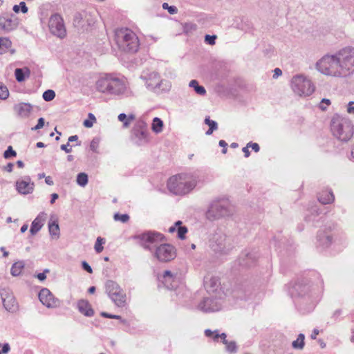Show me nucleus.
<instances>
[{"instance_id": "nucleus-45", "label": "nucleus", "mask_w": 354, "mask_h": 354, "mask_svg": "<svg viewBox=\"0 0 354 354\" xmlns=\"http://www.w3.org/2000/svg\"><path fill=\"white\" fill-rule=\"evenodd\" d=\"M162 8L165 10H167L168 12L171 15H174L178 12V9L174 6H169L167 3H164L162 4Z\"/></svg>"}, {"instance_id": "nucleus-24", "label": "nucleus", "mask_w": 354, "mask_h": 354, "mask_svg": "<svg viewBox=\"0 0 354 354\" xmlns=\"http://www.w3.org/2000/svg\"><path fill=\"white\" fill-rule=\"evenodd\" d=\"M32 106L28 103H19L15 106V111L21 118H28L32 112Z\"/></svg>"}, {"instance_id": "nucleus-26", "label": "nucleus", "mask_w": 354, "mask_h": 354, "mask_svg": "<svg viewBox=\"0 0 354 354\" xmlns=\"http://www.w3.org/2000/svg\"><path fill=\"white\" fill-rule=\"evenodd\" d=\"M77 308L79 311L86 316L91 317L94 314V311L92 309L90 304L88 301L82 299L77 303Z\"/></svg>"}, {"instance_id": "nucleus-37", "label": "nucleus", "mask_w": 354, "mask_h": 354, "mask_svg": "<svg viewBox=\"0 0 354 354\" xmlns=\"http://www.w3.org/2000/svg\"><path fill=\"white\" fill-rule=\"evenodd\" d=\"M205 123L209 127V129L206 131V135H211L213 131L216 130L218 128L216 122L210 120L209 118H206L205 119Z\"/></svg>"}, {"instance_id": "nucleus-19", "label": "nucleus", "mask_w": 354, "mask_h": 354, "mask_svg": "<svg viewBox=\"0 0 354 354\" xmlns=\"http://www.w3.org/2000/svg\"><path fill=\"white\" fill-rule=\"evenodd\" d=\"M136 240L144 248H151L155 242V234L152 232H146L134 237Z\"/></svg>"}, {"instance_id": "nucleus-35", "label": "nucleus", "mask_w": 354, "mask_h": 354, "mask_svg": "<svg viewBox=\"0 0 354 354\" xmlns=\"http://www.w3.org/2000/svg\"><path fill=\"white\" fill-rule=\"evenodd\" d=\"M171 87V82L167 80H162L158 84H156V88H159L161 92H168Z\"/></svg>"}, {"instance_id": "nucleus-44", "label": "nucleus", "mask_w": 354, "mask_h": 354, "mask_svg": "<svg viewBox=\"0 0 354 354\" xmlns=\"http://www.w3.org/2000/svg\"><path fill=\"white\" fill-rule=\"evenodd\" d=\"M55 97V93L53 90H47L43 93V98L46 101H51Z\"/></svg>"}, {"instance_id": "nucleus-49", "label": "nucleus", "mask_w": 354, "mask_h": 354, "mask_svg": "<svg viewBox=\"0 0 354 354\" xmlns=\"http://www.w3.org/2000/svg\"><path fill=\"white\" fill-rule=\"evenodd\" d=\"M330 104V101L328 99L324 98L319 104V109L325 111L327 107Z\"/></svg>"}, {"instance_id": "nucleus-48", "label": "nucleus", "mask_w": 354, "mask_h": 354, "mask_svg": "<svg viewBox=\"0 0 354 354\" xmlns=\"http://www.w3.org/2000/svg\"><path fill=\"white\" fill-rule=\"evenodd\" d=\"M3 156L5 158H9L10 157H15L17 156V153L12 149L11 146H9L7 150L4 152Z\"/></svg>"}, {"instance_id": "nucleus-53", "label": "nucleus", "mask_w": 354, "mask_h": 354, "mask_svg": "<svg viewBox=\"0 0 354 354\" xmlns=\"http://www.w3.org/2000/svg\"><path fill=\"white\" fill-rule=\"evenodd\" d=\"M163 127V122L158 118L156 117V133L162 131Z\"/></svg>"}, {"instance_id": "nucleus-11", "label": "nucleus", "mask_w": 354, "mask_h": 354, "mask_svg": "<svg viewBox=\"0 0 354 354\" xmlns=\"http://www.w3.org/2000/svg\"><path fill=\"white\" fill-rule=\"evenodd\" d=\"M50 31L54 35L63 38L66 35L64 20L59 15H53L48 21Z\"/></svg>"}, {"instance_id": "nucleus-10", "label": "nucleus", "mask_w": 354, "mask_h": 354, "mask_svg": "<svg viewBox=\"0 0 354 354\" xmlns=\"http://www.w3.org/2000/svg\"><path fill=\"white\" fill-rule=\"evenodd\" d=\"M223 301L221 297H205L198 305V308L204 313H212L220 310Z\"/></svg>"}, {"instance_id": "nucleus-34", "label": "nucleus", "mask_w": 354, "mask_h": 354, "mask_svg": "<svg viewBox=\"0 0 354 354\" xmlns=\"http://www.w3.org/2000/svg\"><path fill=\"white\" fill-rule=\"evenodd\" d=\"M48 230L50 234L55 237H58L59 234V227L57 221L50 222L48 224Z\"/></svg>"}, {"instance_id": "nucleus-62", "label": "nucleus", "mask_w": 354, "mask_h": 354, "mask_svg": "<svg viewBox=\"0 0 354 354\" xmlns=\"http://www.w3.org/2000/svg\"><path fill=\"white\" fill-rule=\"evenodd\" d=\"M10 349V348L9 344L6 343V344H3V346L2 347L1 352L3 354H6L9 352Z\"/></svg>"}, {"instance_id": "nucleus-22", "label": "nucleus", "mask_w": 354, "mask_h": 354, "mask_svg": "<svg viewBox=\"0 0 354 354\" xmlns=\"http://www.w3.org/2000/svg\"><path fill=\"white\" fill-rule=\"evenodd\" d=\"M181 221H177L173 225L169 227L168 232L174 233L177 231V237L181 240H184L186 237V234L188 232V229L186 226L182 225Z\"/></svg>"}, {"instance_id": "nucleus-30", "label": "nucleus", "mask_w": 354, "mask_h": 354, "mask_svg": "<svg viewBox=\"0 0 354 354\" xmlns=\"http://www.w3.org/2000/svg\"><path fill=\"white\" fill-rule=\"evenodd\" d=\"M189 86L194 89L195 92L201 96L206 95V90L204 86H200L198 82L196 80H192L189 83Z\"/></svg>"}, {"instance_id": "nucleus-32", "label": "nucleus", "mask_w": 354, "mask_h": 354, "mask_svg": "<svg viewBox=\"0 0 354 354\" xmlns=\"http://www.w3.org/2000/svg\"><path fill=\"white\" fill-rule=\"evenodd\" d=\"M119 121L123 122V126L125 128L129 127L131 123L135 120V115L133 114H129L127 115L124 113H120L118 117Z\"/></svg>"}, {"instance_id": "nucleus-4", "label": "nucleus", "mask_w": 354, "mask_h": 354, "mask_svg": "<svg viewBox=\"0 0 354 354\" xmlns=\"http://www.w3.org/2000/svg\"><path fill=\"white\" fill-rule=\"evenodd\" d=\"M318 71L326 75L345 77L337 53L322 57L315 65Z\"/></svg>"}, {"instance_id": "nucleus-64", "label": "nucleus", "mask_w": 354, "mask_h": 354, "mask_svg": "<svg viewBox=\"0 0 354 354\" xmlns=\"http://www.w3.org/2000/svg\"><path fill=\"white\" fill-rule=\"evenodd\" d=\"M319 331L318 329H316L315 328L313 330V333L310 335V337L313 339H316L317 336L319 335Z\"/></svg>"}, {"instance_id": "nucleus-55", "label": "nucleus", "mask_w": 354, "mask_h": 354, "mask_svg": "<svg viewBox=\"0 0 354 354\" xmlns=\"http://www.w3.org/2000/svg\"><path fill=\"white\" fill-rule=\"evenodd\" d=\"M44 118H40L38 120L37 124L35 127H32V130H37V129H41L44 127Z\"/></svg>"}, {"instance_id": "nucleus-7", "label": "nucleus", "mask_w": 354, "mask_h": 354, "mask_svg": "<svg viewBox=\"0 0 354 354\" xmlns=\"http://www.w3.org/2000/svg\"><path fill=\"white\" fill-rule=\"evenodd\" d=\"M344 77L354 73V47L346 46L336 52Z\"/></svg>"}, {"instance_id": "nucleus-33", "label": "nucleus", "mask_w": 354, "mask_h": 354, "mask_svg": "<svg viewBox=\"0 0 354 354\" xmlns=\"http://www.w3.org/2000/svg\"><path fill=\"white\" fill-rule=\"evenodd\" d=\"M24 268V263L22 261L15 262L11 268L12 275L16 277L19 276Z\"/></svg>"}, {"instance_id": "nucleus-46", "label": "nucleus", "mask_w": 354, "mask_h": 354, "mask_svg": "<svg viewBox=\"0 0 354 354\" xmlns=\"http://www.w3.org/2000/svg\"><path fill=\"white\" fill-rule=\"evenodd\" d=\"M114 219L115 221H120L122 223H126L129 220V216L128 214H115L114 215Z\"/></svg>"}, {"instance_id": "nucleus-51", "label": "nucleus", "mask_w": 354, "mask_h": 354, "mask_svg": "<svg viewBox=\"0 0 354 354\" xmlns=\"http://www.w3.org/2000/svg\"><path fill=\"white\" fill-rule=\"evenodd\" d=\"M135 135L139 140L146 139L147 137V133L143 129H141L140 131L137 133L135 132Z\"/></svg>"}, {"instance_id": "nucleus-59", "label": "nucleus", "mask_w": 354, "mask_h": 354, "mask_svg": "<svg viewBox=\"0 0 354 354\" xmlns=\"http://www.w3.org/2000/svg\"><path fill=\"white\" fill-rule=\"evenodd\" d=\"M97 147H98V142L95 141V140H93L90 145V147H91V150L93 151H96Z\"/></svg>"}, {"instance_id": "nucleus-20", "label": "nucleus", "mask_w": 354, "mask_h": 354, "mask_svg": "<svg viewBox=\"0 0 354 354\" xmlns=\"http://www.w3.org/2000/svg\"><path fill=\"white\" fill-rule=\"evenodd\" d=\"M125 84L118 78L111 77V81L109 86V93L120 95L125 91Z\"/></svg>"}, {"instance_id": "nucleus-2", "label": "nucleus", "mask_w": 354, "mask_h": 354, "mask_svg": "<svg viewBox=\"0 0 354 354\" xmlns=\"http://www.w3.org/2000/svg\"><path fill=\"white\" fill-rule=\"evenodd\" d=\"M113 41L120 51L127 53H136L140 46L138 36L129 28L115 30Z\"/></svg>"}, {"instance_id": "nucleus-15", "label": "nucleus", "mask_w": 354, "mask_h": 354, "mask_svg": "<svg viewBox=\"0 0 354 354\" xmlns=\"http://www.w3.org/2000/svg\"><path fill=\"white\" fill-rule=\"evenodd\" d=\"M16 190L20 194L27 195L32 194L35 189V183L30 177L25 176L17 180L15 183Z\"/></svg>"}, {"instance_id": "nucleus-6", "label": "nucleus", "mask_w": 354, "mask_h": 354, "mask_svg": "<svg viewBox=\"0 0 354 354\" xmlns=\"http://www.w3.org/2000/svg\"><path fill=\"white\" fill-rule=\"evenodd\" d=\"M290 86L296 95L304 97L311 95L315 90L311 80L301 73L292 76L290 81Z\"/></svg>"}, {"instance_id": "nucleus-25", "label": "nucleus", "mask_w": 354, "mask_h": 354, "mask_svg": "<svg viewBox=\"0 0 354 354\" xmlns=\"http://www.w3.org/2000/svg\"><path fill=\"white\" fill-rule=\"evenodd\" d=\"M111 81V76L110 75H106L99 79L96 83L97 91L102 93H109Z\"/></svg>"}, {"instance_id": "nucleus-16", "label": "nucleus", "mask_w": 354, "mask_h": 354, "mask_svg": "<svg viewBox=\"0 0 354 354\" xmlns=\"http://www.w3.org/2000/svg\"><path fill=\"white\" fill-rule=\"evenodd\" d=\"M39 299L48 308H55L59 305V299L55 298L53 295L47 288H43L39 292Z\"/></svg>"}, {"instance_id": "nucleus-13", "label": "nucleus", "mask_w": 354, "mask_h": 354, "mask_svg": "<svg viewBox=\"0 0 354 354\" xmlns=\"http://www.w3.org/2000/svg\"><path fill=\"white\" fill-rule=\"evenodd\" d=\"M289 293L294 298H303L304 299L310 298L309 286L301 282H297L292 285L289 289Z\"/></svg>"}, {"instance_id": "nucleus-42", "label": "nucleus", "mask_w": 354, "mask_h": 354, "mask_svg": "<svg viewBox=\"0 0 354 354\" xmlns=\"http://www.w3.org/2000/svg\"><path fill=\"white\" fill-rule=\"evenodd\" d=\"M105 243V241L104 239L101 237H97L95 244V250L97 253H100L104 248L102 246V244Z\"/></svg>"}, {"instance_id": "nucleus-58", "label": "nucleus", "mask_w": 354, "mask_h": 354, "mask_svg": "<svg viewBox=\"0 0 354 354\" xmlns=\"http://www.w3.org/2000/svg\"><path fill=\"white\" fill-rule=\"evenodd\" d=\"M342 314V310L337 309L336 310L334 311L332 317L335 320H337Z\"/></svg>"}, {"instance_id": "nucleus-50", "label": "nucleus", "mask_w": 354, "mask_h": 354, "mask_svg": "<svg viewBox=\"0 0 354 354\" xmlns=\"http://www.w3.org/2000/svg\"><path fill=\"white\" fill-rule=\"evenodd\" d=\"M196 29V25L194 24H185L184 26V30L186 32L195 30Z\"/></svg>"}, {"instance_id": "nucleus-29", "label": "nucleus", "mask_w": 354, "mask_h": 354, "mask_svg": "<svg viewBox=\"0 0 354 354\" xmlns=\"http://www.w3.org/2000/svg\"><path fill=\"white\" fill-rule=\"evenodd\" d=\"M335 199L334 195L330 191H326L320 194L318 200L322 204H329L333 202Z\"/></svg>"}, {"instance_id": "nucleus-27", "label": "nucleus", "mask_w": 354, "mask_h": 354, "mask_svg": "<svg viewBox=\"0 0 354 354\" xmlns=\"http://www.w3.org/2000/svg\"><path fill=\"white\" fill-rule=\"evenodd\" d=\"M221 339L224 344H225L226 351L229 353H236V344L234 341L228 342L226 339L227 335L224 333L220 335Z\"/></svg>"}, {"instance_id": "nucleus-39", "label": "nucleus", "mask_w": 354, "mask_h": 354, "mask_svg": "<svg viewBox=\"0 0 354 354\" xmlns=\"http://www.w3.org/2000/svg\"><path fill=\"white\" fill-rule=\"evenodd\" d=\"M205 335L207 337L212 338L214 341H218V339L221 338V334L218 333L217 330L212 331L209 329H206L205 330Z\"/></svg>"}, {"instance_id": "nucleus-54", "label": "nucleus", "mask_w": 354, "mask_h": 354, "mask_svg": "<svg viewBox=\"0 0 354 354\" xmlns=\"http://www.w3.org/2000/svg\"><path fill=\"white\" fill-rule=\"evenodd\" d=\"M247 146L248 148H251L255 152H258L260 149V147L257 143H254V142H250L247 144Z\"/></svg>"}, {"instance_id": "nucleus-1", "label": "nucleus", "mask_w": 354, "mask_h": 354, "mask_svg": "<svg viewBox=\"0 0 354 354\" xmlns=\"http://www.w3.org/2000/svg\"><path fill=\"white\" fill-rule=\"evenodd\" d=\"M198 177L192 173H180L171 176L167 183L169 191L177 196L189 194L197 185Z\"/></svg>"}, {"instance_id": "nucleus-43", "label": "nucleus", "mask_w": 354, "mask_h": 354, "mask_svg": "<svg viewBox=\"0 0 354 354\" xmlns=\"http://www.w3.org/2000/svg\"><path fill=\"white\" fill-rule=\"evenodd\" d=\"M23 13H26L28 12V8L26 6V3L24 2H21L19 5H15L13 6V10L15 12L18 13L19 10Z\"/></svg>"}, {"instance_id": "nucleus-47", "label": "nucleus", "mask_w": 354, "mask_h": 354, "mask_svg": "<svg viewBox=\"0 0 354 354\" xmlns=\"http://www.w3.org/2000/svg\"><path fill=\"white\" fill-rule=\"evenodd\" d=\"M15 73L16 79L18 82H22L25 80L24 73L23 69L17 68L15 70Z\"/></svg>"}, {"instance_id": "nucleus-3", "label": "nucleus", "mask_w": 354, "mask_h": 354, "mask_svg": "<svg viewBox=\"0 0 354 354\" xmlns=\"http://www.w3.org/2000/svg\"><path fill=\"white\" fill-rule=\"evenodd\" d=\"M330 130L335 138L341 142L349 141L354 133L353 126L346 118L335 115L331 119Z\"/></svg>"}, {"instance_id": "nucleus-28", "label": "nucleus", "mask_w": 354, "mask_h": 354, "mask_svg": "<svg viewBox=\"0 0 354 354\" xmlns=\"http://www.w3.org/2000/svg\"><path fill=\"white\" fill-rule=\"evenodd\" d=\"M2 301L6 310L11 311L15 309L16 301L12 295H8L6 297H2Z\"/></svg>"}, {"instance_id": "nucleus-23", "label": "nucleus", "mask_w": 354, "mask_h": 354, "mask_svg": "<svg viewBox=\"0 0 354 354\" xmlns=\"http://www.w3.org/2000/svg\"><path fill=\"white\" fill-rule=\"evenodd\" d=\"M160 281L167 289H172L175 288L177 284L176 275L171 273L169 270L164 272Z\"/></svg>"}, {"instance_id": "nucleus-61", "label": "nucleus", "mask_w": 354, "mask_h": 354, "mask_svg": "<svg viewBox=\"0 0 354 354\" xmlns=\"http://www.w3.org/2000/svg\"><path fill=\"white\" fill-rule=\"evenodd\" d=\"M281 74H282L281 70L280 68H276L274 70L273 78L276 79L278 77H279L280 75H281Z\"/></svg>"}, {"instance_id": "nucleus-12", "label": "nucleus", "mask_w": 354, "mask_h": 354, "mask_svg": "<svg viewBox=\"0 0 354 354\" xmlns=\"http://www.w3.org/2000/svg\"><path fill=\"white\" fill-rule=\"evenodd\" d=\"M176 257L175 248L168 243L161 244L156 248V259L160 261L167 262L173 260Z\"/></svg>"}, {"instance_id": "nucleus-57", "label": "nucleus", "mask_w": 354, "mask_h": 354, "mask_svg": "<svg viewBox=\"0 0 354 354\" xmlns=\"http://www.w3.org/2000/svg\"><path fill=\"white\" fill-rule=\"evenodd\" d=\"M82 268H84V270L87 271L88 273L93 272V270H92L91 267L86 261H82Z\"/></svg>"}, {"instance_id": "nucleus-60", "label": "nucleus", "mask_w": 354, "mask_h": 354, "mask_svg": "<svg viewBox=\"0 0 354 354\" xmlns=\"http://www.w3.org/2000/svg\"><path fill=\"white\" fill-rule=\"evenodd\" d=\"M347 111L349 113L354 114V102H350L348 104Z\"/></svg>"}, {"instance_id": "nucleus-18", "label": "nucleus", "mask_w": 354, "mask_h": 354, "mask_svg": "<svg viewBox=\"0 0 354 354\" xmlns=\"http://www.w3.org/2000/svg\"><path fill=\"white\" fill-rule=\"evenodd\" d=\"M317 239V247L322 249L328 248L333 243V236L330 231H319Z\"/></svg>"}, {"instance_id": "nucleus-8", "label": "nucleus", "mask_w": 354, "mask_h": 354, "mask_svg": "<svg viewBox=\"0 0 354 354\" xmlns=\"http://www.w3.org/2000/svg\"><path fill=\"white\" fill-rule=\"evenodd\" d=\"M209 245L214 251L223 253L228 252L233 247L232 239L220 230L212 234Z\"/></svg>"}, {"instance_id": "nucleus-40", "label": "nucleus", "mask_w": 354, "mask_h": 354, "mask_svg": "<svg viewBox=\"0 0 354 354\" xmlns=\"http://www.w3.org/2000/svg\"><path fill=\"white\" fill-rule=\"evenodd\" d=\"M96 122V118L93 113H88V119L84 121V126L87 128L93 127V124Z\"/></svg>"}, {"instance_id": "nucleus-63", "label": "nucleus", "mask_w": 354, "mask_h": 354, "mask_svg": "<svg viewBox=\"0 0 354 354\" xmlns=\"http://www.w3.org/2000/svg\"><path fill=\"white\" fill-rule=\"evenodd\" d=\"M242 151L244 153V156L245 158H248L250 156V152L249 148L248 147L247 145H246V147H245L242 149Z\"/></svg>"}, {"instance_id": "nucleus-31", "label": "nucleus", "mask_w": 354, "mask_h": 354, "mask_svg": "<svg viewBox=\"0 0 354 354\" xmlns=\"http://www.w3.org/2000/svg\"><path fill=\"white\" fill-rule=\"evenodd\" d=\"M12 47V41L7 37H0V54L8 52Z\"/></svg>"}, {"instance_id": "nucleus-38", "label": "nucleus", "mask_w": 354, "mask_h": 354, "mask_svg": "<svg viewBox=\"0 0 354 354\" xmlns=\"http://www.w3.org/2000/svg\"><path fill=\"white\" fill-rule=\"evenodd\" d=\"M77 183L79 185L84 187L88 183V176L85 173H80L77 175Z\"/></svg>"}, {"instance_id": "nucleus-52", "label": "nucleus", "mask_w": 354, "mask_h": 354, "mask_svg": "<svg viewBox=\"0 0 354 354\" xmlns=\"http://www.w3.org/2000/svg\"><path fill=\"white\" fill-rule=\"evenodd\" d=\"M216 39V37L215 35H207L205 36V41L210 44V45H213L215 44V40Z\"/></svg>"}, {"instance_id": "nucleus-9", "label": "nucleus", "mask_w": 354, "mask_h": 354, "mask_svg": "<svg viewBox=\"0 0 354 354\" xmlns=\"http://www.w3.org/2000/svg\"><path fill=\"white\" fill-rule=\"evenodd\" d=\"M106 289L109 297L118 306L122 307L125 306L126 294L115 282L109 281L106 284Z\"/></svg>"}, {"instance_id": "nucleus-56", "label": "nucleus", "mask_w": 354, "mask_h": 354, "mask_svg": "<svg viewBox=\"0 0 354 354\" xmlns=\"http://www.w3.org/2000/svg\"><path fill=\"white\" fill-rule=\"evenodd\" d=\"M218 145H219L220 147H222V148H223L222 153H224V154L226 153L227 151V142L225 140H221L219 141V142H218Z\"/></svg>"}, {"instance_id": "nucleus-14", "label": "nucleus", "mask_w": 354, "mask_h": 354, "mask_svg": "<svg viewBox=\"0 0 354 354\" xmlns=\"http://www.w3.org/2000/svg\"><path fill=\"white\" fill-rule=\"evenodd\" d=\"M19 26V19L12 15H5L0 17V29L4 32H10Z\"/></svg>"}, {"instance_id": "nucleus-36", "label": "nucleus", "mask_w": 354, "mask_h": 354, "mask_svg": "<svg viewBox=\"0 0 354 354\" xmlns=\"http://www.w3.org/2000/svg\"><path fill=\"white\" fill-rule=\"evenodd\" d=\"M304 334H299L297 339L292 342V347L296 349H302L304 346Z\"/></svg>"}, {"instance_id": "nucleus-21", "label": "nucleus", "mask_w": 354, "mask_h": 354, "mask_svg": "<svg viewBox=\"0 0 354 354\" xmlns=\"http://www.w3.org/2000/svg\"><path fill=\"white\" fill-rule=\"evenodd\" d=\"M46 218V214L44 212H41L32 222L30 232L32 235L36 234L44 226L45 220Z\"/></svg>"}, {"instance_id": "nucleus-17", "label": "nucleus", "mask_w": 354, "mask_h": 354, "mask_svg": "<svg viewBox=\"0 0 354 354\" xmlns=\"http://www.w3.org/2000/svg\"><path fill=\"white\" fill-rule=\"evenodd\" d=\"M221 283L218 277L207 275L204 278V286L209 293H216L220 289Z\"/></svg>"}, {"instance_id": "nucleus-41", "label": "nucleus", "mask_w": 354, "mask_h": 354, "mask_svg": "<svg viewBox=\"0 0 354 354\" xmlns=\"http://www.w3.org/2000/svg\"><path fill=\"white\" fill-rule=\"evenodd\" d=\"M9 96V91L6 86L0 82V99L6 100Z\"/></svg>"}, {"instance_id": "nucleus-5", "label": "nucleus", "mask_w": 354, "mask_h": 354, "mask_svg": "<svg viewBox=\"0 0 354 354\" xmlns=\"http://www.w3.org/2000/svg\"><path fill=\"white\" fill-rule=\"evenodd\" d=\"M231 204L227 198H218L213 200L206 212L208 220L215 221L232 214Z\"/></svg>"}]
</instances>
